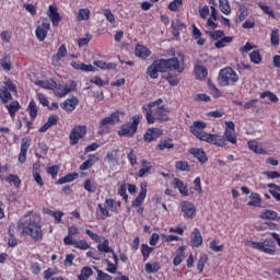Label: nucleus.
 <instances>
[{"mask_svg": "<svg viewBox=\"0 0 280 280\" xmlns=\"http://www.w3.org/2000/svg\"><path fill=\"white\" fill-rule=\"evenodd\" d=\"M90 277H93V269L89 266H85L81 269V272L78 276V279L79 280H89Z\"/></svg>", "mask_w": 280, "mask_h": 280, "instance_id": "49530a36", "label": "nucleus"}, {"mask_svg": "<svg viewBox=\"0 0 280 280\" xmlns=\"http://www.w3.org/2000/svg\"><path fill=\"white\" fill-rule=\"evenodd\" d=\"M97 209H98L96 211L97 220H106V218H110L109 211H112V213H117L115 199L113 198L105 199L104 203H98Z\"/></svg>", "mask_w": 280, "mask_h": 280, "instance_id": "9d476101", "label": "nucleus"}, {"mask_svg": "<svg viewBox=\"0 0 280 280\" xmlns=\"http://www.w3.org/2000/svg\"><path fill=\"white\" fill-rule=\"evenodd\" d=\"M144 270L147 275H154L155 272H159V270H161V262H147L144 266Z\"/></svg>", "mask_w": 280, "mask_h": 280, "instance_id": "ea45409f", "label": "nucleus"}, {"mask_svg": "<svg viewBox=\"0 0 280 280\" xmlns=\"http://www.w3.org/2000/svg\"><path fill=\"white\" fill-rule=\"evenodd\" d=\"M83 187L89 194H95V191H97V183L91 179H86L83 184Z\"/></svg>", "mask_w": 280, "mask_h": 280, "instance_id": "3c124183", "label": "nucleus"}, {"mask_svg": "<svg viewBox=\"0 0 280 280\" xmlns=\"http://www.w3.org/2000/svg\"><path fill=\"white\" fill-rule=\"evenodd\" d=\"M202 244V233H200L198 228H195L190 234V246L191 248H200Z\"/></svg>", "mask_w": 280, "mask_h": 280, "instance_id": "4be33fe9", "label": "nucleus"}, {"mask_svg": "<svg viewBox=\"0 0 280 280\" xmlns=\"http://www.w3.org/2000/svg\"><path fill=\"white\" fill-rule=\"evenodd\" d=\"M166 81H167L168 84H171L172 86H178V84L180 83V79L178 78V75L172 74V73H168V74L166 75Z\"/></svg>", "mask_w": 280, "mask_h": 280, "instance_id": "69168bd1", "label": "nucleus"}, {"mask_svg": "<svg viewBox=\"0 0 280 280\" xmlns=\"http://www.w3.org/2000/svg\"><path fill=\"white\" fill-rule=\"evenodd\" d=\"M210 10L211 14L210 18L207 20L206 26L208 27V30H218V27H220V25L215 22L219 21L218 9H215L214 5H211Z\"/></svg>", "mask_w": 280, "mask_h": 280, "instance_id": "5701e85b", "label": "nucleus"}, {"mask_svg": "<svg viewBox=\"0 0 280 280\" xmlns=\"http://www.w3.org/2000/svg\"><path fill=\"white\" fill-rule=\"evenodd\" d=\"M188 152L201 164H205L207 161H209V158H207V153L203 149L190 148Z\"/></svg>", "mask_w": 280, "mask_h": 280, "instance_id": "393cba45", "label": "nucleus"}, {"mask_svg": "<svg viewBox=\"0 0 280 280\" xmlns=\"http://www.w3.org/2000/svg\"><path fill=\"white\" fill-rule=\"evenodd\" d=\"M78 176H79L78 173H70L63 177H60L56 182V185H65L66 183H73V180H77Z\"/></svg>", "mask_w": 280, "mask_h": 280, "instance_id": "37998d69", "label": "nucleus"}, {"mask_svg": "<svg viewBox=\"0 0 280 280\" xmlns=\"http://www.w3.org/2000/svg\"><path fill=\"white\" fill-rule=\"evenodd\" d=\"M141 168L138 171V178H143V176H148L152 172V162H148V160L140 161Z\"/></svg>", "mask_w": 280, "mask_h": 280, "instance_id": "bb28decb", "label": "nucleus"}, {"mask_svg": "<svg viewBox=\"0 0 280 280\" xmlns=\"http://www.w3.org/2000/svg\"><path fill=\"white\" fill-rule=\"evenodd\" d=\"M78 104H80L78 97L72 96L71 98H67L61 103V108L62 110H66V113H73V110L78 107Z\"/></svg>", "mask_w": 280, "mask_h": 280, "instance_id": "b1692460", "label": "nucleus"}, {"mask_svg": "<svg viewBox=\"0 0 280 280\" xmlns=\"http://www.w3.org/2000/svg\"><path fill=\"white\" fill-rule=\"evenodd\" d=\"M121 113L119 110L113 112L109 116L101 119L98 122V135L104 137V135H110V126L119 124L121 121Z\"/></svg>", "mask_w": 280, "mask_h": 280, "instance_id": "39448f33", "label": "nucleus"}, {"mask_svg": "<svg viewBox=\"0 0 280 280\" xmlns=\"http://www.w3.org/2000/svg\"><path fill=\"white\" fill-rule=\"evenodd\" d=\"M36 86H40V89H46L47 91H58L59 83L58 81L54 79H48V80H36L35 81Z\"/></svg>", "mask_w": 280, "mask_h": 280, "instance_id": "412c9836", "label": "nucleus"}, {"mask_svg": "<svg viewBox=\"0 0 280 280\" xmlns=\"http://www.w3.org/2000/svg\"><path fill=\"white\" fill-rule=\"evenodd\" d=\"M5 108L11 119H14L16 117V113L21 110V104L19 103V101H13L9 105H5Z\"/></svg>", "mask_w": 280, "mask_h": 280, "instance_id": "473e14b6", "label": "nucleus"}, {"mask_svg": "<svg viewBox=\"0 0 280 280\" xmlns=\"http://www.w3.org/2000/svg\"><path fill=\"white\" fill-rule=\"evenodd\" d=\"M97 250H100V253H110L112 255H115V250L113 248H110L108 240H104L102 244L97 245Z\"/></svg>", "mask_w": 280, "mask_h": 280, "instance_id": "8fccbe9b", "label": "nucleus"}, {"mask_svg": "<svg viewBox=\"0 0 280 280\" xmlns=\"http://www.w3.org/2000/svg\"><path fill=\"white\" fill-rule=\"evenodd\" d=\"M51 27V24H49V21L44 20L42 22V25L37 26L35 30V36L39 43H43L47 38V34Z\"/></svg>", "mask_w": 280, "mask_h": 280, "instance_id": "f3484780", "label": "nucleus"}, {"mask_svg": "<svg viewBox=\"0 0 280 280\" xmlns=\"http://www.w3.org/2000/svg\"><path fill=\"white\" fill-rule=\"evenodd\" d=\"M142 119L143 116L141 115L132 116L131 121L125 122L122 126H120V129L117 131L118 137H135V135H137V130H139V125L141 124Z\"/></svg>", "mask_w": 280, "mask_h": 280, "instance_id": "423d86ee", "label": "nucleus"}, {"mask_svg": "<svg viewBox=\"0 0 280 280\" xmlns=\"http://www.w3.org/2000/svg\"><path fill=\"white\" fill-rule=\"evenodd\" d=\"M205 128H207V122L202 120H195L189 127V130L191 135H194V137L199 139V141H205L206 143L211 144L213 133H207V131H205Z\"/></svg>", "mask_w": 280, "mask_h": 280, "instance_id": "1a4fd4ad", "label": "nucleus"}, {"mask_svg": "<svg viewBox=\"0 0 280 280\" xmlns=\"http://www.w3.org/2000/svg\"><path fill=\"white\" fill-rule=\"evenodd\" d=\"M80 233V230L77 226H69L68 228V235L65 236L63 238V243L66 246H69V242H75V240H73V236L78 235Z\"/></svg>", "mask_w": 280, "mask_h": 280, "instance_id": "e433bc0d", "label": "nucleus"}, {"mask_svg": "<svg viewBox=\"0 0 280 280\" xmlns=\"http://www.w3.org/2000/svg\"><path fill=\"white\" fill-rule=\"evenodd\" d=\"M219 9L225 16L231 14V3H229V0H219Z\"/></svg>", "mask_w": 280, "mask_h": 280, "instance_id": "de8ad7c7", "label": "nucleus"}, {"mask_svg": "<svg viewBox=\"0 0 280 280\" xmlns=\"http://www.w3.org/2000/svg\"><path fill=\"white\" fill-rule=\"evenodd\" d=\"M277 211L273 210H265L260 213L259 218L261 220H277Z\"/></svg>", "mask_w": 280, "mask_h": 280, "instance_id": "6e6d98bb", "label": "nucleus"}, {"mask_svg": "<svg viewBox=\"0 0 280 280\" xmlns=\"http://www.w3.org/2000/svg\"><path fill=\"white\" fill-rule=\"evenodd\" d=\"M18 231H22L21 235H28L34 242L43 240V225L40 224V217L33 215L26 221L18 222Z\"/></svg>", "mask_w": 280, "mask_h": 280, "instance_id": "7ed1b4c3", "label": "nucleus"}, {"mask_svg": "<svg viewBox=\"0 0 280 280\" xmlns=\"http://www.w3.org/2000/svg\"><path fill=\"white\" fill-rule=\"evenodd\" d=\"M185 250H187V246L180 245L176 252L175 257L173 258V266H180V262L185 259Z\"/></svg>", "mask_w": 280, "mask_h": 280, "instance_id": "c756f323", "label": "nucleus"}, {"mask_svg": "<svg viewBox=\"0 0 280 280\" xmlns=\"http://www.w3.org/2000/svg\"><path fill=\"white\" fill-rule=\"evenodd\" d=\"M231 143L237 145V133L235 132V122L231 120L225 121V129L223 135L212 133V140L210 145H217V148H226Z\"/></svg>", "mask_w": 280, "mask_h": 280, "instance_id": "20e7f679", "label": "nucleus"}, {"mask_svg": "<svg viewBox=\"0 0 280 280\" xmlns=\"http://www.w3.org/2000/svg\"><path fill=\"white\" fill-rule=\"evenodd\" d=\"M152 250H154L153 247L148 246V244H142L141 253H142V257H143V260H144V261H145L147 259H149L150 254L152 253Z\"/></svg>", "mask_w": 280, "mask_h": 280, "instance_id": "338daca9", "label": "nucleus"}, {"mask_svg": "<svg viewBox=\"0 0 280 280\" xmlns=\"http://www.w3.org/2000/svg\"><path fill=\"white\" fill-rule=\"evenodd\" d=\"M246 19H248V8H246V5H241L236 13L235 23H243V21H246Z\"/></svg>", "mask_w": 280, "mask_h": 280, "instance_id": "f704fd0d", "label": "nucleus"}, {"mask_svg": "<svg viewBox=\"0 0 280 280\" xmlns=\"http://www.w3.org/2000/svg\"><path fill=\"white\" fill-rule=\"evenodd\" d=\"M26 110L32 121H36V117H38L39 107L38 105H36V102L34 100L30 101Z\"/></svg>", "mask_w": 280, "mask_h": 280, "instance_id": "2f4dec72", "label": "nucleus"}, {"mask_svg": "<svg viewBox=\"0 0 280 280\" xmlns=\"http://www.w3.org/2000/svg\"><path fill=\"white\" fill-rule=\"evenodd\" d=\"M62 58H67V45L62 44L55 56H52V62H60Z\"/></svg>", "mask_w": 280, "mask_h": 280, "instance_id": "a19ab883", "label": "nucleus"}, {"mask_svg": "<svg viewBox=\"0 0 280 280\" xmlns=\"http://www.w3.org/2000/svg\"><path fill=\"white\" fill-rule=\"evenodd\" d=\"M172 139L167 140H161L160 143L158 144L159 150H172L174 148V143H172Z\"/></svg>", "mask_w": 280, "mask_h": 280, "instance_id": "e2e57ef3", "label": "nucleus"}, {"mask_svg": "<svg viewBox=\"0 0 280 280\" xmlns=\"http://www.w3.org/2000/svg\"><path fill=\"white\" fill-rule=\"evenodd\" d=\"M96 280H113V276L104 272L102 269H96Z\"/></svg>", "mask_w": 280, "mask_h": 280, "instance_id": "774afa93", "label": "nucleus"}, {"mask_svg": "<svg viewBox=\"0 0 280 280\" xmlns=\"http://www.w3.org/2000/svg\"><path fill=\"white\" fill-rule=\"evenodd\" d=\"M258 8L262 10L264 14H268L271 19H277V15L275 14V10H272L269 5L264 4V2H258Z\"/></svg>", "mask_w": 280, "mask_h": 280, "instance_id": "4d7b16f0", "label": "nucleus"}, {"mask_svg": "<svg viewBox=\"0 0 280 280\" xmlns=\"http://www.w3.org/2000/svg\"><path fill=\"white\" fill-rule=\"evenodd\" d=\"M70 67H72V69H75L77 71H86V72L95 71V68L93 67V65H86L78 61H72L70 63Z\"/></svg>", "mask_w": 280, "mask_h": 280, "instance_id": "72a5a7b5", "label": "nucleus"}, {"mask_svg": "<svg viewBox=\"0 0 280 280\" xmlns=\"http://www.w3.org/2000/svg\"><path fill=\"white\" fill-rule=\"evenodd\" d=\"M267 187L269 188V194L272 195L277 202H280V186L277 184H268Z\"/></svg>", "mask_w": 280, "mask_h": 280, "instance_id": "a18cd8bd", "label": "nucleus"}, {"mask_svg": "<svg viewBox=\"0 0 280 280\" xmlns=\"http://www.w3.org/2000/svg\"><path fill=\"white\" fill-rule=\"evenodd\" d=\"M0 67H2L4 71H12V62L10 61V57H2L0 59Z\"/></svg>", "mask_w": 280, "mask_h": 280, "instance_id": "680f3d73", "label": "nucleus"}, {"mask_svg": "<svg viewBox=\"0 0 280 280\" xmlns=\"http://www.w3.org/2000/svg\"><path fill=\"white\" fill-rule=\"evenodd\" d=\"M148 196V182H141L140 183V192L136 197V199L131 202V207L133 209H137V207L143 206V200H145Z\"/></svg>", "mask_w": 280, "mask_h": 280, "instance_id": "4468645a", "label": "nucleus"}, {"mask_svg": "<svg viewBox=\"0 0 280 280\" xmlns=\"http://www.w3.org/2000/svg\"><path fill=\"white\" fill-rule=\"evenodd\" d=\"M249 60L254 65H260L264 58L261 57V52H259V50H254L249 54Z\"/></svg>", "mask_w": 280, "mask_h": 280, "instance_id": "13d9d810", "label": "nucleus"}, {"mask_svg": "<svg viewBox=\"0 0 280 280\" xmlns=\"http://www.w3.org/2000/svg\"><path fill=\"white\" fill-rule=\"evenodd\" d=\"M207 261H209V257L207 255H201L199 257V260L197 262V270L201 275V272H205V266H207Z\"/></svg>", "mask_w": 280, "mask_h": 280, "instance_id": "bf43d9fd", "label": "nucleus"}, {"mask_svg": "<svg viewBox=\"0 0 280 280\" xmlns=\"http://www.w3.org/2000/svg\"><path fill=\"white\" fill-rule=\"evenodd\" d=\"M113 259L114 262H112L108 258L105 259L106 272H109V275H115L117 272V269L119 268V256H117V254H114Z\"/></svg>", "mask_w": 280, "mask_h": 280, "instance_id": "a878e982", "label": "nucleus"}, {"mask_svg": "<svg viewBox=\"0 0 280 280\" xmlns=\"http://www.w3.org/2000/svg\"><path fill=\"white\" fill-rule=\"evenodd\" d=\"M84 137H86V126H74L69 135L70 145H78V143H80V139H84Z\"/></svg>", "mask_w": 280, "mask_h": 280, "instance_id": "ddd939ff", "label": "nucleus"}, {"mask_svg": "<svg viewBox=\"0 0 280 280\" xmlns=\"http://www.w3.org/2000/svg\"><path fill=\"white\" fill-rule=\"evenodd\" d=\"M180 211L184 213V218H188L189 220L196 218V206H194L189 201H180L179 202Z\"/></svg>", "mask_w": 280, "mask_h": 280, "instance_id": "a211bd4d", "label": "nucleus"}, {"mask_svg": "<svg viewBox=\"0 0 280 280\" xmlns=\"http://www.w3.org/2000/svg\"><path fill=\"white\" fill-rule=\"evenodd\" d=\"M48 18L50 19L52 26L58 27L60 25V21H62V18L60 16V13H58V7L56 4H50L48 7Z\"/></svg>", "mask_w": 280, "mask_h": 280, "instance_id": "aec40b11", "label": "nucleus"}, {"mask_svg": "<svg viewBox=\"0 0 280 280\" xmlns=\"http://www.w3.org/2000/svg\"><path fill=\"white\" fill-rule=\"evenodd\" d=\"M171 27H172L173 36H175V38H178V36H180V30H183L184 27L183 22L178 20L175 22H172Z\"/></svg>", "mask_w": 280, "mask_h": 280, "instance_id": "09e8293b", "label": "nucleus"}, {"mask_svg": "<svg viewBox=\"0 0 280 280\" xmlns=\"http://www.w3.org/2000/svg\"><path fill=\"white\" fill-rule=\"evenodd\" d=\"M91 19V10L89 8L80 9L77 20L78 21H89Z\"/></svg>", "mask_w": 280, "mask_h": 280, "instance_id": "5fc2aeb1", "label": "nucleus"}, {"mask_svg": "<svg viewBox=\"0 0 280 280\" xmlns=\"http://www.w3.org/2000/svg\"><path fill=\"white\" fill-rule=\"evenodd\" d=\"M94 67H97L98 69H102L103 71H112L113 69H117V63L113 62H105L102 60H95L93 62Z\"/></svg>", "mask_w": 280, "mask_h": 280, "instance_id": "c9c22d12", "label": "nucleus"}, {"mask_svg": "<svg viewBox=\"0 0 280 280\" xmlns=\"http://www.w3.org/2000/svg\"><path fill=\"white\" fill-rule=\"evenodd\" d=\"M218 82L220 86H234L240 82V75L233 68L226 67L219 71Z\"/></svg>", "mask_w": 280, "mask_h": 280, "instance_id": "0eeeda50", "label": "nucleus"}, {"mask_svg": "<svg viewBox=\"0 0 280 280\" xmlns=\"http://www.w3.org/2000/svg\"><path fill=\"white\" fill-rule=\"evenodd\" d=\"M247 145L252 152H255L256 154H264V148L259 147V142L256 140L248 141Z\"/></svg>", "mask_w": 280, "mask_h": 280, "instance_id": "603ef678", "label": "nucleus"}, {"mask_svg": "<svg viewBox=\"0 0 280 280\" xmlns=\"http://www.w3.org/2000/svg\"><path fill=\"white\" fill-rule=\"evenodd\" d=\"M248 207H259L261 205V197L257 192H253L249 197Z\"/></svg>", "mask_w": 280, "mask_h": 280, "instance_id": "864d4df0", "label": "nucleus"}, {"mask_svg": "<svg viewBox=\"0 0 280 280\" xmlns=\"http://www.w3.org/2000/svg\"><path fill=\"white\" fill-rule=\"evenodd\" d=\"M175 170L179 172H189V163L187 161L175 162Z\"/></svg>", "mask_w": 280, "mask_h": 280, "instance_id": "0e129e2a", "label": "nucleus"}, {"mask_svg": "<svg viewBox=\"0 0 280 280\" xmlns=\"http://www.w3.org/2000/svg\"><path fill=\"white\" fill-rule=\"evenodd\" d=\"M162 104L163 98H158L142 106L147 124H165V121H170L171 109Z\"/></svg>", "mask_w": 280, "mask_h": 280, "instance_id": "f257e3e1", "label": "nucleus"}, {"mask_svg": "<svg viewBox=\"0 0 280 280\" xmlns=\"http://www.w3.org/2000/svg\"><path fill=\"white\" fill-rule=\"evenodd\" d=\"M208 36L212 38V40H217L214 43V47L217 49H224L229 43H233V37L231 36H224V31L218 30V31H210L207 32Z\"/></svg>", "mask_w": 280, "mask_h": 280, "instance_id": "9b49d317", "label": "nucleus"}, {"mask_svg": "<svg viewBox=\"0 0 280 280\" xmlns=\"http://www.w3.org/2000/svg\"><path fill=\"white\" fill-rule=\"evenodd\" d=\"M5 183H9V185H13L15 189H19L21 187V177H19V175L9 174L5 177Z\"/></svg>", "mask_w": 280, "mask_h": 280, "instance_id": "79ce46f5", "label": "nucleus"}, {"mask_svg": "<svg viewBox=\"0 0 280 280\" xmlns=\"http://www.w3.org/2000/svg\"><path fill=\"white\" fill-rule=\"evenodd\" d=\"M78 89V83L75 81H71L70 83H66L65 85L60 84L56 91V97H65V95H69V93L75 91Z\"/></svg>", "mask_w": 280, "mask_h": 280, "instance_id": "dca6fc26", "label": "nucleus"}, {"mask_svg": "<svg viewBox=\"0 0 280 280\" xmlns=\"http://www.w3.org/2000/svg\"><path fill=\"white\" fill-rule=\"evenodd\" d=\"M173 187L174 189H178L182 196H189V190L187 189V185H185V183H183V180H180L178 177H175L173 179Z\"/></svg>", "mask_w": 280, "mask_h": 280, "instance_id": "7c9ffc66", "label": "nucleus"}, {"mask_svg": "<svg viewBox=\"0 0 280 280\" xmlns=\"http://www.w3.org/2000/svg\"><path fill=\"white\" fill-rule=\"evenodd\" d=\"M5 86L0 88V100L2 104H8L12 100V93H16V84L10 79H5Z\"/></svg>", "mask_w": 280, "mask_h": 280, "instance_id": "f8f14e48", "label": "nucleus"}, {"mask_svg": "<svg viewBox=\"0 0 280 280\" xmlns=\"http://www.w3.org/2000/svg\"><path fill=\"white\" fill-rule=\"evenodd\" d=\"M246 246L265 253V255H277V244L271 238H267L264 242L246 241Z\"/></svg>", "mask_w": 280, "mask_h": 280, "instance_id": "6e6552de", "label": "nucleus"}, {"mask_svg": "<svg viewBox=\"0 0 280 280\" xmlns=\"http://www.w3.org/2000/svg\"><path fill=\"white\" fill-rule=\"evenodd\" d=\"M68 244V246H74V248H78L79 250H89V248H91V245L85 240L69 241Z\"/></svg>", "mask_w": 280, "mask_h": 280, "instance_id": "58836bf2", "label": "nucleus"}, {"mask_svg": "<svg viewBox=\"0 0 280 280\" xmlns=\"http://www.w3.org/2000/svg\"><path fill=\"white\" fill-rule=\"evenodd\" d=\"M44 213H46L47 215H51V218H55L57 224H60V222H62V215H65V212L54 211L51 209H45Z\"/></svg>", "mask_w": 280, "mask_h": 280, "instance_id": "c03bdc74", "label": "nucleus"}, {"mask_svg": "<svg viewBox=\"0 0 280 280\" xmlns=\"http://www.w3.org/2000/svg\"><path fill=\"white\" fill-rule=\"evenodd\" d=\"M97 161H100V156H97V154H90L89 159L80 165L79 170L81 172H86V170H91Z\"/></svg>", "mask_w": 280, "mask_h": 280, "instance_id": "c85d7f7f", "label": "nucleus"}, {"mask_svg": "<svg viewBox=\"0 0 280 280\" xmlns=\"http://www.w3.org/2000/svg\"><path fill=\"white\" fill-rule=\"evenodd\" d=\"M195 75L197 80H207V77L209 75V71L205 66L197 65L195 66Z\"/></svg>", "mask_w": 280, "mask_h": 280, "instance_id": "4c0bfd02", "label": "nucleus"}, {"mask_svg": "<svg viewBox=\"0 0 280 280\" xmlns=\"http://www.w3.org/2000/svg\"><path fill=\"white\" fill-rule=\"evenodd\" d=\"M270 43H271L272 47L279 46L280 38H279V30L278 28H273L271 31Z\"/></svg>", "mask_w": 280, "mask_h": 280, "instance_id": "052dcab7", "label": "nucleus"}, {"mask_svg": "<svg viewBox=\"0 0 280 280\" xmlns=\"http://www.w3.org/2000/svg\"><path fill=\"white\" fill-rule=\"evenodd\" d=\"M163 137V129L152 127L149 128L143 135L144 143H152V141H156V139Z\"/></svg>", "mask_w": 280, "mask_h": 280, "instance_id": "2eb2a0df", "label": "nucleus"}, {"mask_svg": "<svg viewBox=\"0 0 280 280\" xmlns=\"http://www.w3.org/2000/svg\"><path fill=\"white\" fill-rule=\"evenodd\" d=\"M135 55L138 58L145 60V59L150 58V56H152V51L148 47H145L141 44H138L135 49Z\"/></svg>", "mask_w": 280, "mask_h": 280, "instance_id": "cd10ccee", "label": "nucleus"}, {"mask_svg": "<svg viewBox=\"0 0 280 280\" xmlns=\"http://www.w3.org/2000/svg\"><path fill=\"white\" fill-rule=\"evenodd\" d=\"M167 71H178V73H183L185 71V65L183 62L180 63L176 57L171 59H158L148 67L147 74L151 80H156L159 73H167Z\"/></svg>", "mask_w": 280, "mask_h": 280, "instance_id": "f03ea898", "label": "nucleus"}, {"mask_svg": "<svg viewBox=\"0 0 280 280\" xmlns=\"http://www.w3.org/2000/svg\"><path fill=\"white\" fill-rule=\"evenodd\" d=\"M30 145H32V140L30 138H22L21 149L18 158L19 163L23 164L25 161H27V150H30Z\"/></svg>", "mask_w": 280, "mask_h": 280, "instance_id": "6ab92c4d", "label": "nucleus"}]
</instances>
